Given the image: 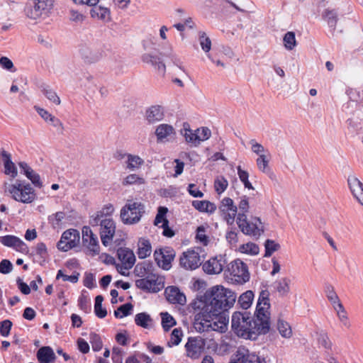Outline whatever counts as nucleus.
<instances>
[{
	"label": "nucleus",
	"mask_w": 363,
	"mask_h": 363,
	"mask_svg": "<svg viewBox=\"0 0 363 363\" xmlns=\"http://www.w3.org/2000/svg\"><path fill=\"white\" fill-rule=\"evenodd\" d=\"M229 363H266V361L264 358L250 352L246 347H240L232 356Z\"/></svg>",
	"instance_id": "obj_10"
},
{
	"label": "nucleus",
	"mask_w": 363,
	"mask_h": 363,
	"mask_svg": "<svg viewBox=\"0 0 363 363\" xmlns=\"http://www.w3.org/2000/svg\"><path fill=\"white\" fill-rule=\"evenodd\" d=\"M137 254L140 259L149 257L152 252V245L148 239L141 238L138 240Z\"/></svg>",
	"instance_id": "obj_31"
},
{
	"label": "nucleus",
	"mask_w": 363,
	"mask_h": 363,
	"mask_svg": "<svg viewBox=\"0 0 363 363\" xmlns=\"http://www.w3.org/2000/svg\"><path fill=\"white\" fill-rule=\"evenodd\" d=\"M277 329L281 335L286 338H289L292 335V330L289 323L284 320H279L277 322Z\"/></svg>",
	"instance_id": "obj_43"
},
{
	"label": "nucleus",
	"mask_w": 363,
	"mask_h": 363,
	"mask_svg": "<svg viewBox=\"0 0 363 363\" xmlns=\"http://www.w3.org/2000/svg\"><path fill=\"white\" fill-rule=\"evenodd\" d=\"M318 343L323 347L326 350H331L332 349V342L329 339L327 333H320L318 334Z\"/></svg>",
	"instance_id": "obj_54"
},
{
	"label": "nucleus",
	"mask_w": 363,
	"mask_h": 363,
	"mask_svg": "<svg viewBox=\"0 0 363 363\" xmlns=\"http://www.w3.org/2000/svg\"><path fill=\"white\" fill-rule=\"evenodd\" d=\"M79 232L76 229H69L62 233L60 243L65 242L68 243V247L66 249H72L79 244Z\"/></svg>",
	"instance_id": "obj_26"
},
{
	"label": "nucleus",
	"mask_w": 363,
	"mask_h": 363,
	"mask_svg": "<svg viewBox=\"0 0 363 363\" xmlns=\"http://www.w3.org/2000/svg\"><path fill=\"white\" fill-rule=\"evenodd\" d=\"M79 53L84 60L87 63H94L100 60L104 56V52L99 50H94L89 46H82Z\"/></svg>",
	"instance_id": "obj_21"
},
{
	"label": "nucleus",
	"mask_w": 363,
	"mask_h": 363,
	"mask_svg": "<svg viewBox=\"0 0 363 363\" xmlns=\"http://www.w3.org/2000/svg\"><path fill=\"white\" fill-rule=\"evenodd\" d=\"M218 209L228 225H233L238 212V207L234 204L233 200L229 197L223 198Z\"/></svg>",
	"instance_id": "obj_12"
},
{
	"label": "nucleus",
	"mask_w": 363,
	"mask_h": 363,
	"mask_svg": "<svg viewBox=\"0 0 363 363\" xmlns=\"http://www.w3.org/2000/svg\"><path fill=\"white\" fill-rule=\"evenodd\" d=\"M254 298V294L252 291H247L241 294L238 298V304L243 309H247L250 307L252 300Z\"/></svg>",
	"instance_id": "obj_37"
},
{
	"label": "nucleus",
	"mask_w": 363,
	"mask_h": 363,
	"mask_svg": "<svg viewBox=\"0 0 363 363\" xmlns=\"http://www.w3.org/2000/svg\"><path fill=\"white\" fill-rule=\"evenodd\" d=\"M164 118V111L161 106H152L146 111V119L149 123L162 121Z\"/></svg>",
	"instance_id": "obj_30"
},
{
	"label": "nucleus",
	"mask_w": 363,
	"mask_h": 363,
	"mask_svg": "<svg viewBox=\"0 0 363 363\" xmlns=\"http://www.w3.org/2000/svg\"><path fill=\"white\" fill-rule=\"evenodd\" d=\"M126 168L134 171L139 169L143 164L144 160L138 155H128L126 161Z\"/></svg>",
	"instance_id": "obj_35"
},
{
	"label": "nucleus",
	"mask_w": 363,
	"mask_h": 363,
	"mask_svg": "<svg viewBox=\"0 0 363 363\" xmlns=\"http://www.w3.org/2000/svg\"><path fill=\"white\" fill-rule=\"evenodd\" d=\"M6 190L15 201L23 203H30L36 197L35 191L30 184L21 180H16L13 184H9Z\"/></svg>",
	"instance_id": "obj_4"
},
{
	"label": "nucleus",
	"mask_w": 363,
	"mask_h": 363,
	"mask_svg": "<svg viewBox=\"0 0 363 363\" xmlns=\"http://www.w3.org/2000/svg\"><path fill=\"white\" fill-rule=\"evenodd\" d=\"M256 162L259 169L263 172H265L269 164V160L266 157V156L264 155H259Z\"/></svg>",
	"instance_id": "obj_61"
},
{
	"label": "nucleus",
	"mask_w": 363,
	"mask_h": 363,
	"mask_svg": "<svg viewBox=\"0 0 363 363\" xmlns=\"http://www.w3.org/2000/svg\"><path fill=\"white\" fill-rule=\"evenodd\" d=\"M79 274L78 272H76L75 274L72 275H66L63 273L62 269L58 270L56 279H59L60 278L62 279L64 281H70L72 283H77L79 279Z\"/></svg>",
	"instance_id": "obj_53"
},
{
	"label": "nucleus",
	"mask_w": 363,
	"mask_h": 363,
	"mask_svg": "<svg viewBox=\"0 0 363 363\" xmlns=\"http://www.w3.org/2000/svg\"><path fill=\"white\" fill-rule=\"evenodd\" d=\"M135 286L148 293H157L164 287L163 284L158 281V276L156 274L136 280Z\"/></svg>",
	"instance_id": "obj_11"
},
{
	"label": "nucleus",
	"mask_w": 363,
	"mask_h": 363,
	"mask_svg": "<svg viewBox=\"0 0 363 363\" xmlns=\"http://www.w3.org/2000/svg\"><path fill=\"white\" fill-rule=\"evenodd\" d=\"M91 343L94 351L98 352L102 349L103 342L99 335L96 333L91 334Z\"/></svg>",
	"instance_id": "obj_56"
},
{
	"label": "nucleus",
	"mask_w": 363,
	"mask_h": 363,
	"mask_svg": "<svg viewBox=\"0 0 363 363\" xmlns=\"http://www.w3.org/2000/svg\"><path fill=\"white\" fill-rule=\"evenodd\" d=\"M123 351L121 347H113L112 350V361L113 363H123Z\"/></svg>",
	"instance_id": "obj_58"
},
{
	"label": "nucleus",
	"mask_w": 363,
	"mask_h": 363,
	"mask_svg": "<svg viewBox=\"0 0 363 363\" xmlns=\"http://www.w3.org/2000/svg\"><path fill=\"white\" fill-rule=\"evenodd\" d=\"M323 18L327 22L328 26L335 30L338 21V14L335 9H326L322 13Z\"/></svg>",
	"instance_id": "obj_33"
},
{
	"label": "nucleus",
	"mask_w": 363,
	"mask_h": 363,
	"mask_svg": "<svg viewBox=\"0 0 363 363\" xmlns=\"http://www.w3.org/2000/svg\"><path fill=\"white\" fill-rule=\"evenodd\" d=\"M136 183L144 184L145 180L143 178L140 177L138 175L132 174L128 175L123 181V185H131Z\"/></svg>",
	"instance_id": "obj_55"
},
{
	"label": "nucleus",
	"mask_w": 363,
	"mask_h": 363,
	"mask_svg": "<svg viewBox=\"0 0 363 363\" xmlns=\"http://www.w3.org/2000/svg\"><path fill=\"white\" fill-rule=\"evenodd\" d=\"M118 308L123 318L131 314V312L133 311V306L130 303H126L125 304L120 306Z\"/></svg>",
	"instance_id": "obj_64"
},
{
	"label": "nucleus",
	"mask_w": 363,
	"mask_h": 363,
	"mask_svg": "<svg viewBox=\"0 0 363 363\" xmlns=\"http://www.w3.org/2000/svg\"><path fill=\"white\" fill-rule=\"evenodd\" d=\"M183 333L181 328H174L171 334V342L173 345H178L181 340Z\"/></svg>",
	"instance_id": "obj_60"
},
{
	"label": "nucleus",
	"mask_w": 363,
	"mask_h": 363,
	"mask_svg": "<svg viewBox=\"0 0 363 363\" xmlns=\"http://www.w3.org/2000/svg\"><path fill=\"white\" fill-rule=\"evenodd\" d=\"M39 363H54L56 355L53 350L49 346L41 347L36 353Z\"/></svg>",
	"instance_id": "obj_28"
},
{
	"label": "nucleus",
	"mask_w": 363,
	"mask_h": 363,
	"mask_svg": "<svg viewBox=\"0 0 363 363\" xmlns=\"http://www.w3.org/2000/svg\"><path fill=\"white\" fill-rule=\"evenodd\" d=\"M82 245L86 247V254L94 257L100 252V245L97 236L89 226L82 228Z\"/></svg>",
	"instance_id": "obj_7"
},
{
	"label": "nucleus",
	"mask_w": 363,
	"mask_h": 363,
	"mask_svg": "<svg viewBox=\"0 0 363 363\" xmlns=\"http://www.w3.org/2000/svg\"><path fill=\"white\" fill-rule=\"evenodd\" d=\"M161 317L162 325L164 331H169L177 323L174 318L167 312L161 313Z\"/></svg>",
	"instance_id": "obj_42"
},
{
	"label": "nucleus",
	"mask_w": 363,
	"mask_h": 363,
	"mask_svg": "<svg viewBox=\"0 0 363 363\" xmlns=\"http://www.w3.org/2000/svg\"><path fill=\"white\" fill-rule=\"evenodd\" d=\"M175 255L173 248L165 247L155 250L154 258L158 267L164 270H169L172 267V262L175 257Z\"/></svg>",
	"instance_id": "obj_9"
},
{
	"label": "nucleus",
	"mask_w": 363,
	"mask_h": 363,
	"mask_svg": "<svg viewBox=\"0 0 363 363\" xmlns=\"http://www.w3.org/2000/svg\"><path fill=\"white\" fill-rule=\"evenodd\" d=\"M90 16L94 19H97L103 22H109L111 21V11L107 7L96 4L90 9Z\"/></svg>",
	"instance_id": "obj_25"
},
{
	"label": "nucleus",
	"mask_w": 363,
	"mask_h": 363,
	"mask_svg": "<svg viewBox=\"0 0 363 363\" xmlns=\"http://www.w3.org/2000/svg\"><path fill=\"white\" fill-rule=\"evenodd\" d=\"M13 323L10 320H4L0 322V335L8 337L10 334Z\"/></svg>",
	"instance_id": "obj_52"
},
{
	"label": "nucleus",
	"mask_w": 363,
	"mask_h": 363,
	"mask_svg": "<svg viewBox=\"0 0 363 363\" xmlns=\"http://www.w3.org/2000/svg\"><path fill=\"white\" fill-rule=\"evenodd\" d=\"M325 292L328 300L332 304H335L340 300L338 296L334 290V287L330 284H326L325 286Z\"/></svg>",
	"instance_id": "obj_49"
},
{
	"label": "nucleus",
	"mask_w": 363,
	"mask_h": 363,
	"mask_svg": "<svg viewBox=\"0 0 363 363\" xmlns=\"http://www.w3.org/2000/svg\"><path fill=\"white\" fill-rule=\"evenodd\" d=\"M86 16L75 9H69V20L77 25L82 24L86 20Z\"/></svg>",
	"instance_id": "obj_44"
},
{
	"label": "nucleus",
	"mask_w": 363,
	"mask_h": 363,
	"mask_svg": "<svg viewBox=\"0 0 363 363\" xmlns=\"http://www.w3.org/2000/svg\"><path fill=\"white\" fill-rule=\"evenodd\" d=\"M291 280L289 278L284 277L281 279L275 281V288L280 295H286L290 290L289 284Z\"/></svg>",
	"instance_id": "obj_39"
},
{
	"label": "nucleus",
	"mask_w": 363,
	"mask_h": 363,
	"mask_svg": "<svg viewBox=\"0 0 363 363\" xmlns=\"http://www.w3.org/2000/svg\"><path fill=\"white\" fill-rule=\"evenodd\" d=\"M84 285L88 289H93L96 286L95 278L92 273L86 272L84 279Z\"/></svg>",
	"instance_id": "obj_62"
},
{
	"label": "nucleus",
	"mask_w": 363,
	"mask_h": 363,
	"mask_svg": "<svg viewBox=\"0 0 363 363\" xmlns=\"http://www.w3.org/2000/svg\"><path fill=\"white\" fill-rule=\"evenodd\" d=\"M154 266L152 262L149 261H143L136 264L134 269V274L139 277H146L150 274H155Z\"/></svg>",
	"instance_id": "obj_29"
},
{
	"label": "nucleus",
	"mask_w": 363,
	"mask_h": 363,
	"mask_svg": "<svg viewBox=\"0 0 363 363\" xmlns=\"http://www.w3.org/2000/svg\"><path fill=\"white\" fill-rule=\"evenodd\" d=\"M13 266L9 259H2L0 262V273L7 274L13 270Z\"/></svg>",
	"instance_id": "obj_59"
},
{
	"label": "nucleus",
	"mask_w": 363,
	"mask_h": 363,
	"mask_svg": "<svg viewBox=\"0 0 363 363\" xmlns=\"http://www.w3.org/2000/svg\"><path fill=\"white\" fill-rule=\"evenodd\" d=\"M283 40L286 49L289 50H293L296 45L295 33L292 31H288L284 35Z\"/></svg>",
	"instance_id": "obj_46"
},
{
	"label": "nucleus",
	"mask_w": 363,
	"mask_h": 363,
	"mask_svg": "<svg viewBox=\"0 0 363 363\" xmlns=\"http://www.w3.org/2000/svg\"><path fill=\"white\" fill-rule=\"evenodd\" d=\"M2 157L4 162L5 174H10L13 178L16 177L17 176V169L11 161V155L6 151H3Z\"/></svg>",
	"instance_id": "obj_34"
},
{
	"label": "nucleus",
	"mask_w": 363,
	"mask_h": 363,
	"mask_svg": "<svg viewBox=\"0 0 363 363\" xmlns=\"http://www.w3.org/2000/svg\"><path fill=\"white\" fill-rule=\"evenodd\" d=\"M168 211L167 208L160 206L157 210V213L154 220V224L158 225L160 223L164 224V220H168L165 216Z\"/></svg>",
	"instance_id": "obj_51"
},
{
	"label": "nucleus",
	"mask_w": 363,
	"mask_h": 363,
	"mask_svg": "<svg viewBox=\"0 0 363 363\" xmlns=\"http://www.w3.org/2000/svg\"><path fill=\"white\" fill-rule=\"evenodd\" d=\"M103 301L104 297L101 295H98L95 298L94 313L99 318H104L107 315L106 309L102 306Z\"/></svg>",
	"instance_id": "obj_40"
},
{
	"label": "nucleus",
	"mask_w": 363,
	"mask_h": 363,
	"mask_svg": "<svg viewBox=\"0 0 363 363\" xmlns=\"http://www.w3.org/2000/svg\"><path fill=\"white\" fill-rule=\"evenodd\" d=\"M236 223L241 232L245 235L258 238L264 232L261 220L259 218H255L252 221H249L246 214L238 213Z\"/></svg>",
	"instance_id": "obj_5"
},
{
	"label": "nucleus",
	"mask_w": 363,
	"mask_h": 363,
	"mask_svg": "<svg viewBox=\"0 0 363 363\" xmlns=\"http://www.w3.org/2000/svg\"><path fill=\"white\" fill-rule=\"evenodd\" d=\"M34 6L30 10V18H37L47 15L53 7L54 0H33Z\"/></svg>",
	"instance_id": "obj_17"
},
{
	"label": "nucleus",
	"mask_w": 363,
	"mask_h": 363,
	"mask_svg": "<svg viewBox=\"0 0 363 363\" xmlns=\"http://www.w3.org/2000/svg\"><path fill=\"white\" fill-rule=\"evenodd\" d=\"M41 91L46 96V98L56 105H60L61 103L60 97L57 95L56 92L52 89L50 86L43 84L41 86Z\"/></svg>",
	"instance_id": "obj_36"
},
{
	"label": "nucleus",
	"mask_w": 363,
	"mask_h": 363,
	"mask_svg": "<svg viewBox=\"0 0 363 363\" xmlns=\"http://www.w3.org/2000/svg\"><path fill=\"white\" fill-rule=\"evenodd\" d=\"M231 276L238 284H242L250 279L248 267L245 263L240 259H236L230 263L228 267Z\"/></svg>",
	"instance_id": "obj_8"
},
{
	"label": "nucleus",
	"mask_w": 363,
	"mask_h": 363,
	"mask_svg": "<svg viewBox=\"0 0 363 363\" xmlns=\"http://www.w3.org/2000/svg\"><path fill=\"white\" fill-rule=\"evenodd\" d=\"M205 341L200 337H189L185 345L186 356L191 359H198L205 347Z\"/></svg>",
	"instance_id": "obj_15"
},
{
	"label": "nucleus",
	"mask_w": 363,
	"mask_h": 363,
	"mask_svg": "<svg viewBox=\"0 0 363 363\" xmlns=\"http://www.w3.org/2000/svg\"><path fill=\"white\" fill-rule=\"evenodd\" d=\"M48 122H50L52 125H53L55 128H57V130L59 133H61V134L63 133L64 126H63L62 123L60 121V120L59 118H56L54 116H52L50 118V120L48 121Z\"/></svg>",
	"instance_id": "obj_63"
},
{
	"label": "nucleus",
	"mask_w": 363,
	"mask_h": 363,
	"mask_svg": "<svg viewBox=\"0 0 363 363\" xmlns=\"http://www.w3.org/2000/svg\"><path fill=\"white\" fill-rule=\"evenodd\" d=\"M347 181L353 196L363 206V184L354 174L349 175Z\"/></svg>",
	"instance_id": "obj_20"
},
{
	"label": "nucleus",
	"mask_w": 363,
	"mask_h": 363,
	"mask_svg": "<svg viewBox=\"0 0 363 363\" xmlns=\"http://www.w3.org/2000/svg\"><path fill=\"white\" fill-rule=\"evenodd\" d=\"M157 142L164 143L169 141L170 138L175 135L173 127L168 124H160L155 130Z\"/></svg>",
	"instance_id": "obj_24"
},
{
	"label": "nucleus",
	"mask_w": 363,
	"mask_h": 363,
	"mask_svg": "<svg viewBox=\"0 0 363 363\" xmlns=\"http://www.w3.org/2000/svg\"><path fill=\"white\" fill-rule=\"evenodd\" d=\"M78 306L85 313L91 311V305L87 296L82 295L78 300Z\"/></svg>",
	"instance_id": "obj_57"
},
{
	"label": "nucleus",
	"mask_w": 363,
	"mask_h": 363,
	"mask_svg": "<svg viewBox=\"0 0 363 363\" xmlns=\"http://www.w3.org/2000/svg\"><path fill=\"white\" fill-rule=\"evenodd\" d=\"M240 251L251 255H256L259 253V247L252 242L243 244L240 247Z\"/></svg>",
	"instance_id": "obj_47"
},
{
	"label": "nucleus",
	"mask_w": 363,
	"mask_h": 363,
	"mask_svg": "<svg viewBox=\"0 0 363 363\" xmlns=\"http://www.w3.org/2000/svg\"><path fill=\"white\" fill-rule=\"evenodd\" d=\"M182 133L184 135L187 143H194L195 145L200 143L199 135L193 133L192 130L189 129V124H184V128L182 130Z\"/></svg>",
	"instance_id": "obj_38"
},
{
	"label": "nucleus",
	"mask_w": 363,
	"mask_h": 363,
	"mask_svg": "<svg viewBox=\"0 0 363 363\" xmlns=\"http://www.w3.org/2000/svg\"><path fill=\"white\" fill-rule=\"evenodd\" d=\"M265 257H269L274 252L280 248V245L272 240L267 239L264 242Z\"/></svg>",
	"instance_id": "obj_45"
},
{
	"label": "nucleus",
	"mask_w": 363,
	"mask_h": 363,
	"mask_svg": "<svg viewBox=\"0 0 363 363\" xmlns=\"http://www.w3.org/2000/svg\"><path fill=\"white\" fill-rule=\"evenodd\" d=\"M228 186V182L223 177H218L214 182L215 190L218 194L223 193L227 189Z\"/></svg>",
	"instance_id": "obj_48"
},
{
	"label": "nucleus",
	"mask_w": 363,
	"mask_h": 363,
	"mask_svg": "<svg viewBox=\"0 0 363 363\" xmlns=\"http://www.w3.org/2000/svg\"><path fill=\"white\" fill-rule=\"evenodd\" d=\"M20 169L26 176V177L31 181L33 184L38 188L43 186V183L40 180V175L35 173L33 169L28 165L25 162H21L18 164Z\"/></svg>",
	"instance_id": "obj_27"
},
{
	"label": "nucleus",
	"mask_w": 363,
	"mask_h": 363,
	"mask_svg": "<svg viewBox=\"0 0 363 363\" xmlns=\"http://www.w3.org/2000/svg\"><path fill=\"white\" fill-rule=\"evenodd\" d=\"M117 256L121 262V268H123L125 270L131 269L135 262V256L133 252L128 248H118Z\"/></svg>",
	"instance_id": "obj_18"
},
{
	"label": "nucleus",
	"mask_w": 363,
	"mask_h": 363,
	"mask_svg": "<svg viewBox=\"0 0 363 363\" xmlns=\"http://www.w3.org/2000/svg\"><path fill=\"white\" fill-rule=\"evenodd\" d=\"M199 41L203 50L206 52H209L211 48V41L210 38L206 36V33L199 32Z\"/></svg>",
	"instance_id": "obj_50"
},
{
	"label": "nucleus",
	"mask_w": 363,
	"mask_h": 363,
	"mask_svg": "<svg viewBox=\"0 0 363 363\" xmlns=\"http://www.w3.org/2000/svg\"><path fill=\"white\" fill-rule=\"evenodd\" d=\"M163 56L169 57L174 65L177 66L180 69L184 71V68L181 65L179 59H178L172 52L168 53L160 52L159 55L144 54L142 57V60L144 62L150 63L157 69L160 73L164 75L166 72V66L162 60Z\"/></svg>",
	"instance_id": "obj_6"
},
{
	"label": "nucleus",
	"mask_w": 363,
	"mask_h": 363,
	"mask_svg": "<svg viewBox=\"0 0 363 363\" xmlns=\"http://www.w3.org/2000/svg\"><path fill=\"white\" fill-rule=\"evenodd\" d=\"M0 242L6 247H12L16 251L25 252L28 250L26 244L19 238L7 235L0 237Z\"/></svg>",
	"instance_id": "obj_19"
},
{
	"label": "nucleus",
	"mask_w": 363,
	"mask_h": 363,
	"mask_svg": "<svg viewBox=\"0 0 363 363\" xmlns=\"http://www.w3.org/2000/svg\"><path fill=\"white\" fill-rule=\"evenodd\" d=\"M224 261L221 256L213 257L203 264V271L208 274H219L223 269Z\"/></svg>",
	"instance_id": "obj_23"
},
{
	"label": "nucleus",
	"mask_w": 363,
	"mask_h": 363,
	"mask_svg": "<svg viewBox=\"0 0 363 363\" xmlns=\"http://www.w3.org/2000/svg\"><path fill=\"white\" fill-rule=\"evenodd\" d=\"M231 328L234 333L246 340H256L259 335H265L269 331L270 323L257 320L247 312L236 311L233 313Z\"/></svg>",
	"instance_id": "obj_2"
},
{
	"label": "nucleus",
	"mask_w": 363,
	"mask_h": 363,
	"mask_svg": "<svg viewBox=\"0 0 363 363\" xmlns=\"http://www.w3.org/2000/svg\"><path fill=\"white\" fill-rule=\"evenodd\" d=\"M269 306V292L267 291H262L258 298L255 313L258 320L262 319L263 321L270 323L269 312L268 311Z\"/></svg>",
	"instance_id": "obj_13"
},
{
	"label": "nucleus",
	"mask_w": 363,
	"mask_h": 363,
	"mask_svg": "<svg viewBox=\"0 0 363 363\" xmlns=\"http://www.w3.org/2000/svg\"><path fill=\"white\" fill-rule=\"evenodd\" d=\"M192 206L200 212L213 213L216 210V206L215 203H213L209 201H206V200L193 201Z\"/></svg>",
	"instance_id": "obj_32"
},
{
	"label": "nucleus",
	"mask_w": 363,
	"mask_h": 363,
	"mask_svg": "<svg viewBox=\"0 0 363 363\" xmlns=\"http://www.w3.org/2000/svg\"><path fill=\"white\" fill-rule=\"evenodd\" d=\"M167 300L173 304L184 305L186 302L185 295L174 286H168L164 291Z\"/></svg>",
	"instance_id": "obj_22"
},
{
	"label": "nucleus",
	"mask_w": 363,
	"mask_h": 363,
	"mask_svg": "<svg viewBox=\"0 0 363 363\" xmlns=\"http://www.w3.org/2000/svg\"><path fill=\"white\" fill-rule=\"evenodd\" d=\"M116 225L113 219L105 218L101 221L100 236L102 244L108 246L115 235Z\"/></svg>",
	"instance_id": "obj_16"
},
{
	"label": "nucleus",
	"mask_w": 363,
	"mask_h": 363,
	"mask_svg": "<svg viewBox=\"0 0 363 363\" xmlns=\"http://www.w3.org/2000/svg\"><path fill=\"white\" fill-rule=\"evenodd\" d=\"M201 264L200 255L194 250H188L186 252H184L179 258V265L185 269H196Z\"/></svg>",
	"instance_id": "obj_14"
},
{
	"label": "nucleus",
	"mask_w": 363,
	"mask_h": 363,
	"mask_svg": "<svg viewBox=\"0 0 363 363\" xmlns=\"http://www.w3.org/2000/svg\"><path fill=\"white\" fill-rule=\"evenodd\" d=\"M135 322L137 325L147 328L149 323L152 322V318L147 313H139L135 316Z\"/></svg>",
	"instance_id": "obj_41"
},
{
	"label": "nucleus",
	"mask_w": 363,
	"mask_h": 363,
	"mask_svg": "<svg viewBox=\"0 0 363 363\" xmlns=\"http://www.w3.org/2000/svg\"><path fill=\"white\" fill-rule=\"evenodd\" d=\"M237 295L233 291L216 285L207 289L199 301L196 313L194 320V328L199 333L216 330L225 327L229 321L228 310L236 301Z\"/></svg>",
	"instance_id": "obj_1"
},
{
	"label": "nucleus",
	"mask_w": 363,
	"mask_h": 363,
	"mask_svg": "<svg viewBox=\"0 0 363 363\" xmlns=\"http://www.w3.org/2000/svg\"><path fill=\"white\" fill-rule=\"evenodd\" d=\"M145 213V206L142 202L128 200L121 209L120 217L123 223L135 225L140 221Z\"/></svg>",
	"instance_id": "obj_3"
}]
</instances>
